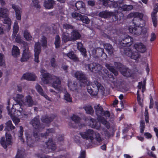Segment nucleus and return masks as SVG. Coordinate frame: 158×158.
Segmentation results:
<instances>
[{"mask_svg": "<svg viewBox=\"0 0 158 158\" xmlns=\"http://www.w3.org/2000/svg\"><path fill=\"white\" fill-rule=\"evenodd\" d=\"M25 49L23 50V54L21 59V62L26 61L31 56V54L29 51V49L27 46H25Z\"/></svg>", "mask_w": 158, "mask_h": 158, "instance_id": "17", "label": "nucleus"}, {"mask_svg": "<svg viewBox=\"0 0 158 158\" xmlns=\"http://www.w3.org/2000/svg\"><path fill=\"white\" fill-rule=\"evenodd\" d=\"M3 55L2 54L0 53V65H3L4 64L3 61Z\"/></svg>", "mask_w": 158, "mask_h": 158, "instance_id": "56", "label": "nucleus"}, {"mask_svg": "<svg viewBox=\"0 0 158 158\" xmlns=\"http://www.w3.org/2000/svg\"><path fill=\"white\" fill-rule=\"evenodd\" d=\"M110 15L109 12L105 11L101 12L99 14V15L100 16L104 18H106L107 17L108 15Z\"/></svg>", "mask_w": 158, "mask_h": 158, "instance_id": "46", "label": "nucleus"}, {"mask_svg": "<svg viewBox=\"0 0 158 158\" xmlns=\"http://www.w3.org/2000/svg\"><path fill=\"white\" fill-rule=\"evenodd\" d=\"M84 109L87 113L91 114L94 112L93 109L90 106H86L85 107Z\"/></svg>", "mask_w": 158, "mask_h": 158, "instance_id": "40", "label": "nucleus"}, {"mask_svg": "<svg viewBox=\"0 0 158 158\" xmlns=\"http://www.w3.org/2000/svg\"><path fill=\"white\" fill-rule=\"evenodd\" d=\"M80 35L79 33L76 31H73L71 33V36L69 37L67 32L63 33L62 36V41L64 43L71 40H75L79 38Z\"/></svg>", "mask_w": 158, "mask_h": 158, "instance_id": "8", "label": "nucleus"}, {"mask_svg": "<svg viewBox=\"0 0 158 158\" xmlns=\"http://www.w3.org/2000/svg\"><path fill=\"white\" fill-rule=\"evenodd\" d=\"M144 135L145 137L148 139H151L152 137V135L149 132H145L144 133Z\"/></svg>", "mask_w": 158, "mask_h": 158, "instance_id": "53", "label": "nucleus"}, {"mask_svg": "<svg viewBox=\"0 0 158 158\" xmlns=\"http://www.w3.org/2000/svg\"><path fill=\"white\" fill-rule=\"evenodd\" d=\"M20 130L19 132L18 136L19 139L22 142H23V128L22 126L20 127Z\"/></svg>", "mask_w": 158, "mask_h": 158, "instance_id": "39", "label": "nucleus"}, {"mask_svg": "<svg viewBox=\"0 0 158 158\" xmlns=\"http://www.w3.org/2000/svg\"><path fill=\"white\" fill-rule=\"evenodd\" d=\"M19 29L18 23L17 21H15L14 23L13 32L12 36L13 39L15 38L17 33L18 32Z\"/></svg>", "mask_w": 158, "mask_h": 158, "instance_id": "24", "label": "nucleus"}, {"mask_svg": "<svg viewBox=\"0 0 158 158\" xmlns=\"http://www.w3.org/2000/svg\"><path fill=\"white\" fill-rule=\"evenodd\" d=\"M64 99L67 101L69 102H72V98L70 97V95L67 92L65 93L64 96Z\"/></svg>", "mask_w": 158, "mask_h": 158, "instance_id": "45", "label": "nucleus"}, {"mask_svg": "<svg viewBox=\"0 0 158 158\" xmlns=\"http://www.w3.org/2000/svg\"><path fill=\"white\" fill-rule=\"evenodd\" d=\"M118 65L119 66H117V67L118 69L121 68L120 71L121 73L124 76H125L127 77H130L131 74V70L127 68H124L123 66H122L120 63H118Z\"/></svg>", "mask_w": 158, "mask_h": 158, "instance_id": "16", "label": "nucleus"}, {"mask_svg": "<svg viewBox=\"0 0 158 158\" xmlns=\"http://www.w3.org/2000/svg\"><path fill=\"white\" fill-rule=\"evenodd\" d=\"M6 126L5 130L6 131H10L15 128V126L12 125V122L11 121H9L6 124Z\"/></svg>", "mask_w": 158, "mask_h": 158, "instance_id": "29", "label": "nucleus"}, {"mask_svg": "<svg viewBox=\"0 0 158 158\" xmlns=\"http://www.w3.org/2000/svg\"><path fill=\"white\" fill-rule=\"evenodd\" d=\"M34 61L35 62L39 63L40 61L39 60V55L41 52V48L40 44L39 42L36 43L34 47Z\"/></svg>", "mask_w": 158, "mask_h": 158, "instance_id": "14", "label": "nucleus"}, {"mask_svg": "<svg viewBox=\"0 0 158 158\" xmlns=\"http://www.w3.org/2000/svg\"><path fill=\"white\" fill-rule=\"evenodd\" d=\"M131 47L126 48L125 52L126 55L130 57L131 58L136 60L139 58L140 56V54L137 52L133 51V49Z\"/></svg>", "mask_w": 158, "mask_h": 158, "instance_id": "9", "label": "nucleus"}, {"mask_svg": "<svg viewBox=\"0 0 158 158\" xmlns=\"http://www.w3.org/2000/svg\"><path fill=\"white\" fill-rule=\"evenodd\" d=\"M38 157L39 158H64V157L63 156H61L60 157H55L46 156L44 155L38 156Z\"/></svg>", "mask_w": 158, "mask_h": 158, "instance_id": "48", "label": "nucleus"}, {"mask_svg": "<svg viewBox=\"0 0 158 158\" xmlns=\"http://www.w3.org/2000/svg\"><path fill=\"white\" fill-rule=\"evenodd\" d=\"M46 144L47 148L44 150V152L48 153L55 150L56 146L52 139H49L47 142L46 143Z\"/></svg>", "mask_w": 158, "mask_h": 158, "instance_id": "15", "label": "nucleus"}, {"mask_svg": "<svg viewBox=\"0 0 158 158\" xmlns=\"http://www.w3.org/2000/svg\"><path fill=\"white\" fill-rule=\"evenodd\" d=\"M40 73L42 77V81L44 83L48 84L50 81H52V86L58 90H60V85L61 81L58 77L54 76H51L46 71L43 69H41Z\"/></svg>", "mask_w": 158, "mask_h": 158, "instance_id": "5", "label": "nucleus"}, {"mask_svg": "<svg viewBox=\"0 0 158 158\" xmlns=\"http://www.w3.org/2000/svg\"><path fill=\"white\" fill-rule=\"evenodd\" d=\"M94 134L93 131L91 129H88L85 132H81L80 135L81 137L85 139H89L91 142L95 144V141L98 143H100L102 141V139L100 135L98 133H95V138H94L93 136Z\"/></svg>", "mask_w": 158, "mask_h": 158, "instance_id": "7", "label": "nucleus"}, {"mask_svg": "<svg viewBox=\"0 0 158 158\" xmlns=\"http://www.w3.org/2000/svg\"><path fill=\"white\" fill-rule=\"evenodd\" d=\"M106 66L108 69L114 75H118V72L113 67L111 66L109 64H106Z\"/></svg>", "mask_w": 158, "mask_h": 158, "instance_id": "36", "label": "nucleus"}, {"mask_svg": "<svg viewBox=\"0 0 158 158\" xmlns=\"http://www.w3.org/2000/svg\"><path fill=\"white\" fill-rule=\"evenodd\" d=\"M85 69L88 71H94L95 69L96 71H99L102 70V67L99 64H90L85 65Z\"/></svg>", "mask_w": 158, "mask_h": 158, "instance_id": "13", "label": "nucleus"}, {"mask_svg": "<svg viewBox=\"0 0 158 158\" xmlns=\"http://www.w3.org/2000/svg\"><path fill=\"white\" fill-rule=\"evenodd\" d=\"M60 37L58 35H56L55 37V44L56 48H59L60 46Z\"/></svg>", "mask_w": 158, "mask_h": 158, "instance_id": "38", "label": "nucleus"}, {"mask_svg": "<svg viewBox=\"0 0 158 158\" xmlns=\"http://www.w3.org/2000/svg\"><path fill=\"white\" fill-rule=\"evenodd\" d=\"M147 154L149 156L152 157L153 158H157L156 155L151 151H148L147 152Z\"/></svg>", "mask_w": 158, "mask_h": 158, "instance_id": "55", "label": "nucleus"}, {"mask_svg": "<svg viewBox=\"0 0 158 158\" xmlns=\"http://www.w3.org/2000/svg\"><path fill=\"white\" fill-rule=\"evenodd\" d=\"M31 123L35 129H38V130L40 131L41 127L39 125V119L38 117H36L32 119L31 121Z\"/></svg>", "mask_w": 158, "mask_h": 158, "instance_id": "23", "label": "nucleus"}, {"mask_svg": "<svg viewBox=\"0 0 158 158\" xmlns=\"http://www.w3.org/2000/svg\"><path fill=\"white\" fill-rule=\"evenodd\" d=\"M6 141L3 137H2L0 140V143L4 148H6L8 145L11 144L12 143L11 136L10 135L6 133Z\"/></svg>", "mask_w": 158, "mask_h": 158, "instance_id": "10", "label": "nucleus"}, {"mask_svg": "<svg viewBox=\"0 0 158 158\" xmlns=\"http://www.w3.org/2000/svg\"><path fill=\"white\" fill-rule=\"evenodd\" d=\"M104 47L109 54L111 55L113 53V49L111 45L108 44H105L104 45Z\"/></svg>", "mask_w": 158, "mask_h": 158, "instance_id": "32", "label": "nucleus"}, {"mask_svg": "<svg viewBox=\"0 0 158 158\" xmlns=\"http://www.w3.org/2000/svg\"><path fill=\"white\" fill-rule=\"evenodd\" d=\"M81 18L80 20H81L83 23L86 24L89 23V20L87 16L82 15Z\"/></svg>", "mask_w": 158, "mask_h": 158, "instance_id": "41", "label": "nucleus"}, {"mask_svg": "<svg viewBox=\"0 0 158 158\" xmlns=\"http://www.w3.org/2000/svg\"><path fill=\"white\" fill-rule=\"evenodd\" d=\"M150 104L149 106V108H152L153 106V99L151 97H150Z\"/></svg>", "mask_w": 158, "mask_h": 158, "instance_id": "60", "label": "nucleus"}, {"mask_svg": "<svg viewBox=\"0 0 158 158\" xmlns=\"http://www.w3.org/2000/svg\"><path fill=\"white\" fill-rule=\"evenodd\" d=\"M36 78V77L34 74L30 73L24 74L22 77V79H25L29 81H34Z\"/></svg>", "mask_w": 158, "mask_h": 158, "instance_id": "20", "label": "nucleus"}, {"mask_svg": "<svg viewBox=\"0 0 158 158\" xmlns=\"http://www.w3.org/2000/svg\"><path fill=\"white\" fill-rule=\"evenodd\" d=\"M75 77L80 81L81 86L86 85L88 93L92 96L97 95L98 93L103 94L105 90L104 87L97 81H95L94 84H92L86 78L85 75L81 71H78L75 74Z\"/></svg>", "mask_w": 158, "mask_h": 158, "instance_id": "2", "label": "nucleus"}, {"mask_svg": "<svg viewBox=\"0 0 158 158\" xmlns=\"http://www.w3.org/2000/svg\"><path fill=\"white\" fill-rule=\"evenodd\" d=\"M75 6L77 8V10H80V13L82 14H86V13L85 11V4L83 2L81 1H79L77 2L75 4Z\"/></svg>", "mask_w": 158, "mask_h": 158, "instance_id": "19", "label": "nucleus"}, {"mask_svg": "<svg viewBox=\"0 0 158 158\" xmlns=\"http://www.w3.org/2000/svg\"><path fill=\"white\" fill-rule=\"evenodd\" d=\"M41 120L42 122L43 123L48 124L49 122H51L52 120V119L51 118H49L48 117H43L42 118Z\"/></svg>", "mask_w": 158, "mask_h": 158, "instance_id": "47", "label": "nucleus"}, {"mask_svg": "<svg viewBox=\"0 0 158 158\" xmlns=\"http://www.w3.org/2000/svg\"><path fill=\"white\" fill-rule=\"evenodd\" d=\"M68 86L70 90L74 91L76 90L77 85L75 83L70 81L68 83Z\"/></svg>", "mask_w": 158, "mask_h": 158, "instance_id": "34", "label": "nucleus"}, {"mask_svg": "<svg viewBox=\"0 0 158 158\" xmlns=\"http://www.w3.org/2000/svg\"><path fill=\"white\" fill-rule=\"evenodd\" d=\"M63 56L64 58H65L66 57H68L74 61L77 62L78 60V59L74 54L73 51H71L68 54L63 53Z\"/></svg>", "mask_w": 158, "mask_h": 158, "instance_id": "22", "label": "nucleus"}, {"mask_svg": "<svg viewBox=\"0 0 158 158\" xmlns=\"http://www.w3.org/2000/svg\"><path fill=\"white\" fill-rule=\"evenodd\" d=\"M35 88L37 91L41 95L43 96L47 100H49V98L48 96L45 94L43 92V89H42L41 86L40 85L36 84L35 86Z\"/></svg>", "mask_w": 158, "mask_h": 158, "instance_id": "25", "label": "nucleus"}, {"mask_svg": "<svg viewBox=\"0 0 158 158\" xmlns=\"http://www.w3.org/2000/svg\"><path fill=\"white\" fill-rule=\"evenodd\" d=\"M102 135L107 137H109L110 136L109 132L107 131H106L105 130H104L102 133Z\"/></svg>", "mask_w": 158, "mask_h": 158, "instance_id": "58", "label": "nucleus"}, {"mask_svg": "<svg viewBox=\"0 0 158 158\" xmlns=\"http://www.w3.org/2000/svg\"><path fill=\"white\" fill-rule=\"evenodd\" d=\"M8 10L5 7L0 8V19L2 17H4L8 15Z\"/></svg>", "mask_w": 158, "mask_h": 158, "instance_id": "27", "label": "nucleus"}, {"mask_svg": "<svg viewBox=\"0 0 158 158\" xmlns=\"http://www.w3.org/2000/svg\"><path fill=\"white\" fill-rule=\"evenodd\" d=\"M72 17L77 20H80L81 19V16L80 14L77 13L75 12H74L72 13Z\"/></svg>", "mask_w": 158, "mask_h": 158, "instance_id": "35", "label": "nucleus"}, {"mask_svg": "<svg viewBox=\"0 0 158 158\" xmlns=\"http://www.w3.org/2000/svg\"><path fill=\"white\" fill-rule=\"evenodd\" d=\"M145 127V123L143 121H141L140 122V132L141 133H143L144 131Z\"/></svg>", "mask_w": 158, "mask_h": 158, "instance_id": "44", "label": "nucleus"}, {"mask_svg": "<svg viewBox=\"0 0 158 158\" xmlns=\"http://www.w3.org/2000/svg\"><path fill=\"white\" fill-rule=\"evenodd\" d=\"M63 27L65 29H71L73 27L69 25V24H64L63 25Z\"/></svg>", "mask_w": 158, "mask_h": 158, "instance_id": "62", "label": "nucleus"}, {"mask_svg": "<svg viewBox=\"0 0 158 158\" xmlns=\"http://www.w3.org/2000/svg\"><path fill=\"white\" fill-rule=\"evenodd\" d=\"M51 66L53 67H55L56 66V64L55 63V60L54 58H52L51 60Z\"/></svg>", "mask_w": 158, "mask_h": 158, "instance_id": "59", "label": "nucleus"}, {"mask_svg": "<svg viewBox=\"0 0 158 158\" xmlns=\"http://www.w3.org/2000/svg\"><path fill=\"white\" fill-rule=\"evenodd\" d=\"M15 41L18 43H22L21 39V37L19 35H18L15 38Z\"/></svg>", "mask_w": 158, "mask_h": 158, "instance_id": "57", "label": "nucleus"}, {"mask_svg": "<svg viewBox=\"0 0 158 158\" xmlns=\"http://www.w3.org/2000/svg\"><path fill=\"white\" fill-rule=\"evenodd\" d=\"M12 53L14 57H17L20 55L19 50L17 46H13L12 49Z\"/></svg>", "mask_w": 158, "mask_h": 158, "instance_id": "30", "label": "nucleus"}, {"mask_svg": "<svg viewBox=\"0 0 158 158\" xmlns=\"http://www.w3.org/2000/svg\"><path fill=\"white\" fill-rule=\"evenodd\" d=\"M71 119L75 123H78L81 120L80 118L77 115L73 114L71 117Z\"/></svg>", "mask_w": 158, "mask_h": 158, "instance_id": "42", "label": "nucleus"}, {"mask_svg": "<svg viewBox=\"0 0 158 158\" xmlns=\"http://www.w3.org/2000/svg\"><path fill=\"white\" fill-rule=\"evenodd\" d=\"M129 16L134 18L133 23L135 26L134 27L131 26L128 27L129 32L135 35H141L143 37H144V29H142V28L144 24V21L142 19L143 15L139 13H131Z\"/></svg>", "mask_w": 158, "mask_h": 158, "instance_id": "3", "label": "nucleus"}, {"mask_svg": "<svg viewBox=\"0 0 158 158\" xmlns=\"http://www.w3.org/2000/svg\"><path fill=\"white\" fill-rule=\"evenodd\" d=\"M23 98L24 96L22 94H17L14 95L13 99L17 103L13 105L11 110L9 109L8 106L7 107L8 114L15 125L19 122L20 118L24 120L27 118V114L23 108V106H31L33 105V101L30 96L27 95L24 101Z\"/></svg>", "mask_w": 158, "mask_h": 158, "instance_id": "1", "label": "nucleus"}, {"mask_svg": "<svg viewBox=\"0 0 158 158\" xmlns=\"http://www.w3.org/2000/svg\"><path fill=\"white\" fill-rule=\"evenodd\" d=\"M137 100L138 104L141 106L143 107V99L141 98L140 97L139 94V90H138L137 93Z\"/></svg>", "mask_w": 158, "mask_h": 158, "instance_id": "37", "label": "nucleus"}, {"mask_svg": "<svg viewBox=\"0 0 158 158\" xmlns=\"http://www.w3.org/2000/svg\"><path fill=\"white\" fill-rule=\"evenodd\" d=\"M3 19V22L4 23L7 24V30L8 31L10 30L11 28V19L9 18L7 16H6L4 17Z\"/></svg>", "mask_w": 158, "mask_h": 158, "instance_id": "28", "label": "nucleus"}, {"mask_svg": "<svg viewBox=\"0 0 158 158\" xmlns=\"http://www.w3.org/2000/svg\"><path fill=\"white\" fill-rule=\"evenodd\" d=\"M136 138L137 139L141 142H143L144 139V137L141 135L137 136Z\"/></svg>", "mask_w": 158, "mask_h": 158, "instance_id": "61", "label": "nucleus"}, {"mask_svg": "<svg viewBox=\"0 0 158 158\" xmlns=\"http://www.w3.org/2000/svg\"><path fill=\"white\" fill-rule=\"evenodd\" d=\"M23 36L25 39L27 41H30L32 40V36L27 31H24Z\"/></svg>", "mask_w": 158, "mask_h": 158, "instance_id": "33", "label": "nucleus"}, {"mask_svg": "<svg viewBox=\"0 0 158 158\" xmlns=\"http://www.w3.org/2000/svg\"><path fill=\"white\" fill-rule=\"evenodd\" d=\"M40 41L42 43V46L43 47H45L46 46V38L45 36H42V37Z\"/></svg>", "mask_w": 158, "mask_h": 158, "instance_id": "43", "label": "nucleus"}, {"mask_svg": "<svg viewBox=\"0 0 158 158\" xmlns=\"http://www.w3.org/2000/svg\"><path fill=\"white\" fill-rule=\"evenodd\" d=\"M132 48L135 49L139 52L143 53L146 52L147 50L146 46L141 42L136 43L133 47Z\"/></svg>", "mask_w": 158, "mask_h": 158, "instance_id": "12", "label": "nucleus"}, {"mask_svg": "<svg viewBox=\"0 0 158 158\" xmlns=\"http://www.w3.org/2000/svg\"><path fill=\"white\" fill-rule=\"evenodd\" d=\"M156 38V35L155 33L153 32L150 35V41L152 42L154 41Z\"/></svg>", "mask_w": 158, "mask_h": 158, "instance_id": "52", "label": "nucleus"}, {"mask_svg": "<svg viewBox=\"0 0 158 158\" xmlns=\"http://www.w3.org/2000/svg\"><path fill=\"white\" fill-rule=\"evenodd\" d=\"M77 48L81 52L82 54L84 56L86 55V51L85 49L83 47L82 44L80 42L77 44Z\"/></svg>", "mask_w": 158, "mask_h": 158, "instance_id": "31", "label": "nucleus"}, {"mask_svg": "<svg viewBox=\"0 0 158 158\" xmlns=\"http://www.w3.org/2000/svg\"><path fill=\"white\" fill-rule=\"evenodd\" d=\"M23 152L22 151H18L16 156V158H21L23 156Z\"/></svg>", "mask_w": 158, "mask_h": 158, "instance_id": "50", "label": "nucleus"}, {"mask_svg": "<svg viewBox=\"0 0 158 158\" xmlns=\"http://www.w3.org/2000/svg\"><path fill=\"white\" fill-rule=\"evenodd\" d=\"M133 39L129 35H127L125 37L124 39H123V44L126 45V46H130V47H132V46H131L132 44V43L133 41Z\"/></svg>", "mask_w": 158, "mask_h": 158, "instance_id": "21", "label": "nucleus"}, {"mask_svg": "<svg viewBox=\"0 0 158 158\" xmlns=\"http://www.w3.org/2000/svg\"><path fill=\"white\" fill-rule=\"evenodd\" d=\"M32 2L34 4V5L37 8H39L40 6L38 5V2L37 0H32Z\"/></svg>", "mask_w": 158, "mask_h": 158, "instance_id": "64", "label": "nucleus"}, {"mask_svg": "<svg viewBox=\"0 0 158 158\" xmlns=\"http://www.w3.org/2000/svg\"><path fill=\"white\" fill-rule=\"evenodd\" d=\"M96 114L98 117V122H96V120L94 119H90L89 120V125L91 127L99 129L100 127V123H102L107 128L109 127V123L107 122L104 117L102 116H104L106 117H109L110 114L108 111H103V110L102 107L99 105L94 106Z\"/></svg>", "mask_w": 158, "mask_h": 158, "instance_id": "4", "label": "nucleus"}, {"mask_svg": "<svg viewBox=\"0 0 158 158\" xmlns=\"http://www.w3.org/2000/svg\"><path fill=\"white\" fill-rule=\"evenodd\" d=\"M12 8L15 12V16L17 20H20L21 19V9L19 6L15 4H12Z\"/></svg>", "mask_w": 158, "mask_h": 158, "instance_id": "18", "label": "nucleus"}, {"mask_svg": "<svg viewBox=\"0 0 158 158\" xmlns=\"http://www.w3.org/2000/svg\"><path fill=\"white\" fill-rule=\"evenodd\" d=\"M102 2L103 5L106 6L110 8L118 7L121 8V10L123 11H129L133 8V6L131 5H124L122 4L123 1L120 0L118 2H113L108 1V0H99Z\"/></svg>", "mask_w": 158, "mask_h": 158, "instance_id": "6", "label": "nucleus"}, {"mask_svg": "<svg viewBox=\"0 0 158 158\" xmlns=\"http://www.w3.org/2000/svg\"><path fill=\"white\" fill-rule=\"evenodd\" d=\"M144 115L145 117V119L146 122L147 123H148L149 116L148 115V110L147 108H146L145 109V111L144 113Z\"/></svg>", "mask_w": 158, "mask_h": 158, "instance_id": "51", "label": "nucleus"}, {"mask_svg": "<svg viewBox=\"0 0 158 158\" xmlns=\"http://www.w3.org/2000/svg\"><path fill=\"white\" fill-rule=\"evenodd\" d=\"M153 7V10L151 13V16L153 26L156 27L157 25V19L156 14L158 11V3L154 4Z\"/></svg>", "mask_w": 158, "mask_h": 158, "instance_id": "11", "label": "nucleus"}, {"mask_svg": "<svg viewBox=\"0 0 158 158\" xmlns=\"http://www.w3.org/2000/svg\"><path fill=\"white\" fill-rule=\"evenodd\" d=\"M37 135H38V134L36 132L35 133V132H34L33 136L35 138V140H37V141H38L39 139H40V138H41V139H43L44 138V135L42 136V135L41 134V136H39V138H38Z\"/></svg>", "mask_w": 158, "mask_h": 158, "instance_id": "54", "label": "nucleus"}, {"mask_svg": "<svg viewBox=\"0 0 158 158\" xmlns=\"http://www.w3.org/2000/svg\"><path fill=\"white\" fill-rule=\"evenodd\" d=\"M54 1L53 0H48L44 3V6L47 9H51L52 8L54 4Z\"/></svg>", "mask_w": 158, "mask_h": 158, "instance_id": "26", "label": "nucleus"}, {"mask_svg": "<svg viewBox=\"0 0 158 158\" xmlns=\"http://www.w3.org/2000/svg\"><path fill=\"white\" fill-rule=\"evenodd\" d=\"M138 88L139 90H139L141 89V88H142V92H143V91L145 90V87L144 84H143L142 82H139V85L138 86Z\"/></svg>", "mask_w": 158, "mask_h": 158, "instance_id": "49", "label": "nucleus"}, {"mask_svg": "<svg viewBox=\"0 0 158 158\" xmlns=\"http://www.w3.org/2000/svg\"><path fill=\"white\" fill-rule=\"evenodd\" d=\"M85 152L83 151L81 153L80 155L78 158H85Z\"/></svg>", "mask_w": 158, "mask_h": 158, "instance_id": "63", "label": "nucleus"}]
</instances>
